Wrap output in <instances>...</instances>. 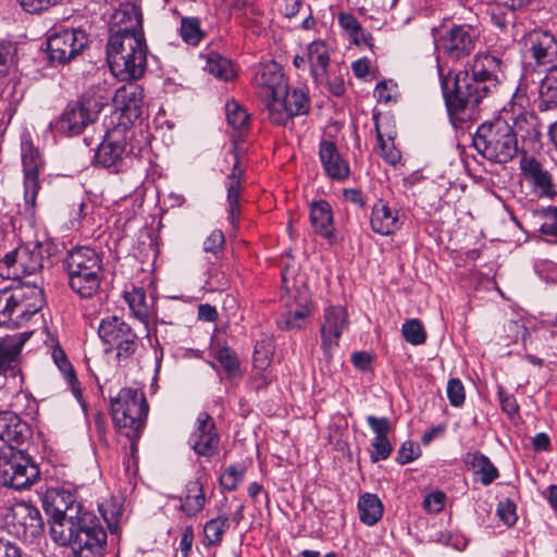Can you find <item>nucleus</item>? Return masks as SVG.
Instances as JSON below:
<instances>
[{"label":"nucleus","mask_w":557,"mask_h":557,"mask_svg":"<svg viewBox=\"0 0 557 557\" xmlns=\"http://www.w3.org/2000/svg\"><path fill=\"white\" fill-rule=\"evenodd\" d=\"M64 265L69 285L83 298L92 297L102 281V260L92 248L75 247L67 252Z\"/></svg>","instance_id":"4"},{"label":"nucleus","mask_w":557,"mask_h":557,"mask_svg":"<svg viewBox=\"0 0 557 557\" xmlns=\"http://www.w3.org/2000/svg\"><path fill=\"white\" fill-rule=\"evenodd\" d=\"M86 202L84 200H79V201H74L72 203V208L70 210V227L71 228H77L81 223H82V220L85 218L86 215Z\"/></svg>","instance_id":"62"},{"label":"nucleus","mask_w":557,"mask_h":557,"mask_svg":"<svg viewBox=\"0 0 557 557\" xmlns=\"http://www.w3.org/2000/svg\"><path fill=\"white\" fill-rule=\"evenodd\" d=\"M88 44V37L81 29H62L48 38V53L52 62L64 64L75 58Z\"/></svg>","instance_id":"15"},{"label":"nucleus","mask_w":557,"mask_h":557,"mask_svg":"<svg viewBox=\"0 0 557 557\" xmlns=\"http://www.w3.org/2000/svg\"><path fill=\"white\" fill-rule=\"evenodd\" d=\"M472 144L480 154L496 163L511 161L519 151L516 132L503 120L481 124Z\"/></svg>","instance_id":"5"},{"label":"nucleus","mask_w":557,"mask_h":557,"mask_svg":"<svg viewBox=\"0 0 557 557\" xmlns=\"http://www.w3.org/2000/svg\"><path fill=\"white\" fill-rule=\"evenodd\" d=\"M370 223L374 233L388 236L401 228L404 215L398 209L392 208L387 202L380 199L372 208Z\"/></svg>","instance_id":"25"},{"label":"nucleus","mask_w":557,"mask_h":557,"mask_svg":"<svg viewBox=\"0 0 557 557\" xmlns=\"http://www.w3.org/2000/svg\"><path fill=\"white\" fill-rule=\"evenodd\" d=\"M539 109L548 111L557 109V66L547 67L546 74L540 79L539 87Z\"/></svg>","instance_id":"34"},{"label":"nucleus","mask_w":557,"mask_h":557,"mask_svg":"<svg viewBox=\"0 0 557 557\" xmlns=\"http://www.w3.org/2000/svg\"><path fill=\"white\" fill-rule=\"evenodd\" d=\"M497 516L507 527H512L517 521L515 503L510 499L499 502L497 506Z\"/></svg>","instance_id":"55"},{"label":"nucleus","mask_w":557,"mask_h":557,"mask_svg":"<svg viewBox=\"0 0 557 557\" xmlns=\"http://www.w3.org/2000/svg\"><path fill=\"white\" fill-rule=\"evenodd\" d=\"M52 358L59 370L63 373L64 379L71 386L73 394L76 397L81 395L79 383L76 377L72 363L69 361L64 350L60 347H54L52 350Z\"/></svg>","instance_id":"42"},{"label":"nucleus","mask_w":557,"mask_h":557,"mask_svg":"<svg viewBox=\"0 0 557 557\" xmlns=\"http://www.w3.org/2000/svg\"><path fill=\"white\" fill-rule=\"evenodd\" d=\"M268 119L276 125H285L292 117L307 113L309 98L301 89L288 91L287 85L282 96L270 99L265 104Z\"/></svg>","instance_id":"13"},{"label":"nucleus","mask_w":557,"mask_h":557,"mask_svg":"<svg viewBox=\"0 0 557 557\" xmlns=\"http://www.w3.org/2000/svg\"><path fill=\"white\" fill-rule=\"evenodd\" d=\"M115 106L128 120H136L141 116L144 108V89L137 84L124 85L115 91Z\"/></svg>","instance_id":"27"},{"label":"nucleus","mask_w":557,"mask_h":557,"mask_svg":"<svg viewBox=\"0 0 557 557\" xmlns=\"http://www.w3.org/2000/svg\"><path fill=\"white\" fill-rule=\"evenodd\" d=\"M0 557H22V553L15 543L0 537Z\"/></svg>","instance_id":"64"},{"label":"nucleus","mask_w":557,"mask_h":557,"mask_svg":"<svg viewBox=\"0 0 557 557\" xmlns=\"http://www.w3.org/2000/svg\"><path fill=\"white\" fill-rule=\"evenodd\" d=\"M371 446L373 450L370 454V458L372 462H377L381 460H386L392 451L393 445L389 442L388 437H373L371 442Z\"/></svg>","instance_id":"52"},{"label":"nucleus","mask_w":557,"mask_h":557,"mask_svg":"<svg viewBox=\"0 0 557 557\" xmlns=\"http://www.w3.org/2000/svg\"><path fill=\"white\" fill-rule=\"evenodd\" d=\"M225 243L224 234L221 230H214L203 242V251L216 256L222 251Z\"/></svg>","instance_id":"56"},{"label":"nucleus","mask_w":557,"mask_h":557,"mask_svg":"<svg viewBox=\"0 0 557 557\" xmlns=\"http://www.w3.org/2000/svg\"><path fill=\"white\" fill-rule=\"evenodd\" d=\"M28 425L13 411L0 412V440L10 446L23 444L28 436Z\"/></svg>","instance_id":"28"},{"label":"nucleus","mask_w":557,"mask_h":557,"mask_svg":"<svg viewBox=\"0 0 557 557\" xmlns=\"http://www.w3.org/2000/svg\"><path fill=\"white\" fill-rule=\"evenodd\" d=\"M106 52L109 67L120 81L133 82L144 75L148 52L146 38H109Z\"/></svg>","instance_id":"3"},{"label":"nucleus","mask_w":557,"mask_h":557,"mask_svg":"<svg viewBox=\"0 0 557 557\" xmlns=\"http://www.w3.org/2000/svg\"><path fill=\"white\" fill-rule=\"evenodd\" d=\"M245 476V469L238 466H230L220 476V485L227 491H235Z\"/></svg>","instance_id":"51"},{"label":"nucleus","mask_w":557,"mask_h":557,"mask_svg":"<svg viewBox=\"0 0 557 557\" xmlns=\"http://www.w3.org/2000/svg\"><path fill=\"white\" fill-rule=\"evenodd\" d=\"M307 58L314 81L322 84L326 78L330 64V53L326 44L322 40L312 41L308 46Z\"/></svg>","instance_id":"32"},{"label":"nucleus","mask_w":557,"mask_h":557,"mask_svg":"<svg viewBox=\"0 0 557 557\" xmlns=\"http://www.w3.org/2000/svg\"><path fill=\"white\" fill-rule=\"evenodd\" d=\"M273 345L270 338L257 342L253 351V366L257 369H267L272 360Z\"/></svg>","instance_id":"50"},{"label":"nucleus","mask_w":557,"mask_h":557,"mask_svg":"<svg viewBox=\"0 0 557 557\" xmlns=\"http://www.w3.org/2000/svg\"><path fill=\"white\" fill-rule=\"evenodd\" d=\"M339 26L349 36L352 44L357 46H366L371 48L373 46V36L363 30L359 21L351 13L342 12L337 16Z\"/></svg>","instance_id":"37"},{"label":"nucleus","mask_w":557,"mask_h":557,"mask_svg":"<svg viewBox=\"0 0 557 557\" xmlns=\"http://www.w3.org/2000/svg\"><path fill=\"white\" fill-rule=\"evenodd\" d=\"M109 38L121 37H138L145 38L143 28V14L134 3H122L112 14Z\"/></svg>","instance_id":"17"},{"label":"nucleus","mask_w":557,"mask_h":557,"mask_svg":"<svg viewBox=\"0 0 557 557\" xmlns=\"http://www.w3.org/2000/svg\"><path fill=\"white\" fill-rule=\"evenodd\" d=\"M226 120L230 126L236 131H243L248 125L249 115L247 111L236 101L226 103Z\"/></svg>","instance_id":"47"},{"label":"nucleus","mask_w":557,"mask_h":557,"mask_svg":"<svg viewBox=\"0 0 557 557\" xmlns=\"http://www.w3.org/2000/svg\"><path fill=\"white\" fill-rule=\"evenodd\" d=\"M62 0H17L24 11L30 14L41 13Z\"/></svg>","instance_id":"57"},{"label":"nucleus","mask_w":557,"mask_h":557,"mask_svg":"<svg viewBox=\"0 0 557 557\" xmlns=\"http://www.w3.org/2000/svg\"><path fill=\"white\" fill-rule=\"evenodd\" d=\"M357 507L360 521L367 525L376 524L383 516V504L375 494L366 493L361 495Z\"/></svg>","instance_id":"38"},{"label":"nucleus","mask_w":557,"mask_h":557,"mask_svg":"<svg viewBox=\"0 0 557 557\" xmlns=\"http://www.w3.org/2000/svg\"><path fill=\"white\" fill-rule=\"evenodd\" d=\"M50 537L57 545L70 547L73 557H103L107 548V532L91 511L81 513L69 525L55 524Z\"/></svg>","instance_id":"2"},{"label":"nucleus","mask_w":557,"mask_h":557,"mask_svg":"<svg viewBox=\"0 0 557 557\" xmlns=\"http://www.w3.org/2000/svg\"><path fill=\"white\" fill-rule=\"evenodd\" d=\"M310 222L320 236L331 238L334 235L332 207L326 200L314 201L311 205Z\"/></svg>","instance_id":"33"},{"label":"nucleus","mask_w":557,"mask_h":557,"mask_svg":"<svg viewBox=\"0 0 557 557\" xmlns=\"http://www.w3.org/2000/svg\"><path fill=\"white\" fill-rule=\"evenodd\" d=\"M348 326V317L346 309L342 306H329L324 310L321 324V347L326 357H331L332 351L338 347L339 338Z\"/></svg>","instance_id":"20"},{"label":"nucleus","mask_w":557,"mask_h":557,"mask_svg":"<svg viewBox=\"0 0 557 557\" xmlns=\"http://www.w3.org/2000/svg\"><path fill=\"white\" fill-rule=\"evenodd\" d=\"M446 496L443 492L436 491L425 496L423 508L430 513H438L445 505Z\"/></svg>","instance_id":"59"},{"label":"nucleus","mask_w":557,"mask_h":557,"mask_svg":"<svg viewBox=\"0 0 557 557\" xmlns=\"http://www.w3.org/2000/svg\"><path fill=\"white\" fill-rule=\"evenodd\" d=\"M502 61L491 54L475 55L469 69L441 79L447 110L450 115L470 119L481 100L493 92L499 83Z\"/></svg>","instance_id":"1"},{"label":"nucleus","mask_w":557,"mask_h":557,"mask_svg":"<svg viewBox=\"0 0 557 557\" xmlns=\"http://www.w3.org/2000/svg\"><path fill=\"white\" fill-rule=\"evenodd\" d=\"M111 413L114 424L125 430L127 437H134L143 429L148 414V404L143 392L124 387L111 398Z\"/></svg>","instance_id":"7"},{"label":"nucleus","mask_w":557,"mask_h":557,"mask_svg":"<svg viewBox=\"0 0 557 557\" xmlns=\"http://www.w3.org/2000/svg\"><path fill=\"white\" fill-rule=\"evenodd\" d=\"M22 164L24 173V199L27 211L34 212L36 198L40 188L39 171L44 161L32 141L22 143Z\"/></svg>","instance_id":"16"},{"label":"nucleus","mask_w":557,"mask_h":557,"mask_svg":"<svg viewBox=\"0 0 557 557\" xmlns=\"http://www.w3.org/2000/svg\"><path fill=\"white\" fill-rule=\"evenodd\" d=\"M28 336L27 333H21L0 341V372L7 373L16 368L22 347Z\"/></svg>","instance_id":"30"},{"label":"nucleus","mask_w":557,"mask_h":557,"mask_svg":"<svg viewBox=\"0 0 557 557\" xmlns=\"http://www.w3.org/2000/svg\"><path fill=\"white\" fill-rule=\"evenodd\" d=\"M525 52L536 65L552 66L557 61V39L548 30L536 28L524 36Z\"/></svg>","instance_id":"19"},{"label":"nucleus","mask_w":557,"mask_h":557,"mask_svg":"<svg viewBox=\"0 0 557 557\" xmlns=\"http://www.w3.org/2000/svg\"><path fill=\"white\" fill-rule=\"evenodd\" d=\"M205 70L214 77L222 81H230L235 76L231 61L219 53L210 52L206 55Z\"/></svg>","instance_id":"41"},{"label":"nucleus","mask_w":557,"mask_h":557,"mask_svg":"<svg viewBox=\"0 0 557 557\" xmlns=\"http://www.w3.org/2000/svg\"><path fill=\"white\" fill-rule=\"evenodd\" d=\"M446 393L449 404L453 407H461L463 405L466 399V392L465 386L459 379L453 377L448 380Z\"/></svg>","instance_id":"53"},{"label":"nucleus","mask_w":557,"mask_h":557,"mask_svg":"<svg viewBox=\"0 0 557 557\" xmlns=\"http://www.w3.org/2000/svg\"><path fill=\"white\" fill-rule=\"evenodd\" d=\"M228 527V518L226 516H218L216 518L207 521L203 525V546H220L223 541V535L227 531Z\"/></svg>","instance_id":"40"},{"label":"nucleus","mask_w":557,"mask_h":557,"mask_svg":"<svg viewBox=\"0 0 557 557\" xmlns=\"http://www.w3.org/2000/svg\"><path fill=\"white\" fill-rule=\"evenodd\" d=\"M420 456V447L412 441H406L398 449L396 460L400 465H407Z\"/></svg>","instance_id":"54"},{"label":"nucleus","mask_w":557,"mask_h":557,"mask_svg":"<svg viewBox=\"0 0 557 557\" xmlns=\"http://www.w3.org/2000/svg\"><path fill=\"white\" fill-rule=\"evenodd\" d=\"M101 341L116 350L119 362L132 359L139 346V336L122 318L109 315L103 318L98 327Z\"/></svg>","instance_id":"8"},{"label":"nucleus","mask_w":557,"mask_h":557,"mask_svg":"<svg viewBox=\"0 0 557 557\" xmlns=\"http://www.w3.org/2000/svg\"><path fill=\"white\" fill-rule=\"evenodd\" d=\"M253 83L259 88L265 104L270 99L282 96L287 85L281 65L273 60L259 64Z\"/></svg>","instance_id":"22"},{"label":"nucleus","mask_w":557,"mask_h":557,"mask_svg":"<svg viewBox=\"0 0 557 557\" xmlns=\"http://www.w3.org/2000/svg\"><path fill=\"white\" fill-rule=\"evenodd\" d=\"M188 444L198 456L209 458L218 454L220 436L213 419L207 412L197 416Z\"/></svg>","instance_id":"18"},{"label":"nucleus","mask_w":557,"mask_h":557,"mask_svg":"<svg viewBox=\"0 0 557 557\" xmlns=\"http://www.w3.org/2000/svg\"><path fill=\"white\" fill-rule=\"evenodd\" d=\"M319 158L324 173L334 181H345L350 175L348 162L342 157L337 146L331 140H322Z\"/></svg>","instance_id":"26"},{"label":"nucleus","mask_w":557,"mask_h":557,"mask_svg":"<svg viewBox=\"0 0 557 557\" xmlns=\"http://www.w3.org/2000/svg\"><path fill=\"white\" fill-rule=\"evenodd\" d=\"M39 476V470L26 457L13 454L0 457V484L15 490L32 485Z\"/></svg>","instance_id":"14"},{"label":"nucleus","mask_w":557,"mask_h":557,"mask_svg":"<svg viewBox=\"0 0 557 557\" xmlns=\"http://www.w3.org/2000/svg\"><path fill=\"white\" fill-rule=\"evenodd\" d=\"M235 163L231 173L227 175L226 189L228 202V219L233 225L236 224L239 216V196L242 191V176L243 169L239 166V161L236 153H234Z\"/></svg>","instance_id":"31"},{"label":"nucleus","mask_w":557,"mask_h":557,"mask_svg":"<svg viewBox=\"0 0 557 557\" xmlns=\"http://www.w3.org/2000/svg\"><path fill=\"white\" fill-rule=\"evenodd\" d=\"M367 422L374 433V437H385L391 432L389 420L386 417L368 416Z\"/></svg>","instance_id":"60"},{"label":"nucleus","mask_w":557,"mask_h":557,"mask_svg":"<svg viewBox=\"0 0 557 557\" xmlns=\"http://www.w3.org/2000/svg\"><path fill=\"white\" fill-rule=\"evenodd\" d=\"M520 171L522 180L536 198L553 199L557 196L554 176L545 163L523 153L520 158Z\"/></svg>","instance_id":"10"},{"label":"nucleus","mask_w":557,"mask_h":557,"mask_svg":"<svg viewBox=\"0 0 557 557\" xmlns=\"http://www.w3.org/2000/svg\"><path fill=\"white\" fill-rule=\"evenodd\" d=\"M436 48L451 60H460L474 49V40L469 27L453 26L436 39Z\"/></svg>","instance_id":"21"},{"label":"nucleus","mask_w":557,"mask_h":557,"mask_svg":"<svg viewBox=\"0 0 557 557\" xmlns=\"http://www.w3.org/2000/svg\"><path fill=\"white\" fill-rule=\"evenodd\" d=\"M101 109L102 104L97 99L83 97L67 104L60 117V127L70 136L78 135L97 120Z\"/></svg>","instance_id":"12"},{"label":"nucleus","mask_w":557,"mask_h":557,"mask_svg":"<svg viewBox=\"0 0 557 557\" xmlns=\"http://www.w3.org/2000/svg\"><path fill=\"white\" fill-rule=\"evenodd\" d=\"M463 462L466 466L470 467L475 474L480 475V482L485 486L493 483L499 476L498 469L488 457L480 451L467 453L463 457Z\"/></svg>","instance_id":"36"},{"label":"nucleus","mask_w":557,"mask_h":557,"mask_svg":"<svg viewBox=\"0 0 557 557\" xmlns=\"http://www.w3.org/2000/svg\"><path fill=\"white\" fill-rule=\"evenodd\" d=\"M214 358L224 369L228 376H235L239 372V361L236 352L230 347H218Z\"/></svg>","instance_id":"46"},{"label":"nucleus","mask_w":557,"mask_h":557,"mask_svg":"<svg viewBox=\"0 0 557 557\" xmlns=\"http://www.w3.org/2000/svg\"><path fill=\"white\" fill-rule=\"evenodd\" d=\"M375 131L381 157L386 163L396 165L401 159V153L396 148L394 138L388 136L387 139H385L377 123H375Z\"/></svg>","instance_id":"45"},{"label":"nucleus","mask_w":557,"mask_h":557,"mask_svg":"<svg viewBox=\"0 0 557 557\" xmlns=\"http://www.w3.org/2000/svg\"><path fill=\"white\" fill-rule=\"evenodd\" d=\"M18 265V248L8 252L0 260V276L8 280H17L21 277Z\"/></svg>","instance_id":"49"},{"label":"nucleus","mask_w":557,"mask_h":557,"mask_svg":"<svg viewBox=\"0 0 557 557\" xmlns=\"http://www.w3.org/2000/svg\"><path fill=\"white\" fill-rule=\"evenodd\" d=\"M18 265L21 276L30 275L40 270L42 265L41 245L36 243L33 248L18 247Z\"/></svg>","instance_id":"39"},{"label":"nucleus","mask_w":557,"mask_h":557,"mask_svg":"<svg viewBox=\"0 0 557 557\" xmlns=\"http://www.w3.org/2000/svg\"><path fill=\"white\" fill-rule=\"evenodd\" d=\"M14 52L15 47L12 44H0V77H3L9 73L10 67L13 64Z\"/></svg>","instance_id":"58"},{"label":"nucleus","mask_w":557,"mask_h":557,"mask_svg":"<svg viewBox=\"0 0 557 557\" xmlns=\"http://www.w3.org/2000/svg\"><path fill=\"white\" fill-rule=\"evenodd\" d=\"M311 313L312 304L309 292L307 289H299L293 304L278 317L277 325L282 330L301 329Z\"/></svg>","instance_id":"24"},{"label":"nucleus","mask_w":557,"mask_h":557,"mask_svg":"<svg viewBox=\"0 0 557 557\" xmlns=\"http://www.w3.org/2000/svg\"><path fill=\"white\" fill-rule=\"evenodd\" d=\"M180 35L187 45L197 46L205 37L200 20L194 16H183L181 18Z\"/></svg>","instance_id":"43"},{"label":"nucleus","mask_w":557,"mask_h":557,"mask_svg":"<svg viewBox=\"0 0 557 557\" xmlns=\"http://www.w3.org/2000/svg\"><path fill=\"white\" fill-rule=\"evenodd\" d=\"M125 148L126 138L121 129L108 132L96 151V164L104 169H113V171L117 172L124 159Z\"/></svg>","instance_id":"23"},{"label":"nucleus","mask_w":557,"mask_h":557,"mask_svg":"<svg viewBox=\"0 0 557 557\" xmlns=\"http://www.w3.org/2000/svg\"><path fill=\"white\" fill-rule=\"evenodd\" d=\"M401 334L408 343L414 346L424 344L426 339L424 327L418 319L406 321L403 324Z\"/></svg>","instance_id":"48"},{"label":"nucleus","mask_w":557,"mask_h":557,"mask_svg":"<svg viewBox=\"0 0 557 557\" xmlns=\"http://www.w3.org/2000/svg\"><path fill=\"white\" fill-rule=\"evenodd\" d=\"M44 290L36 285H17L0 289V326L18 327L44 306Z\"/></svg>","instance_id":"6"},{"label":"nucleus","mask_w":557,"mask_h":557,"mask_svg":"<svg viewBox=\"0 0 557 557\" xmlns=\"http://www.w3.org/2000/svg\"><path fill=\"white\" fill-rule=\"evenodd\" d=\"M123 299L127 304L132 317L148 330L150 319L153 315V306L148 301L146 292L143 288L133 287L131 290L123 292Z\"/></svg>","instance_id":"29"},{"label":"nucleus","mask_w":557,"mask_h":557,"mask_svg":"<svg viewBox=\"0 0 557 557\" xmlns=\"http://www.w3.org/2000/svg\"><path fill=\"white\" fill-rule=\"evenodd\" d=\"M512 128L516 134H520L521 137L535 138L541 134L539 117L531 112L519 114L515 120V126Z\"/></svg>","instance_id":"44"},{"label":"nucleus","mask_w":557,"mask_h":557,"mask_svg":"<svg viewBox=\"0 0 557 557\" xmlns=\"http://www.w3.org/2000/svg\"><path fill=\"white\" fill-rule=\"evenodd\" d=\"M5 525L8 532L24 542L32 543L44 531V521L38 508L32 504L20 502L5 508Z\"/></svg>","instance_id":"9"},{"label":"nucleus","mask_w":557,"mask_h":557,"mask_svg":"<svg viewBox=\"0 0 557 557\" xmlns=\"http://www.w3.org/2000/svg\"><path fill=\"white\" fill-rule=\"evenodd\" d=\"M277 10L287 18L296 16L304 5L302 0H276Z\"/></svg>","instance_id":"61"},{"label":"nucleus","mask_w":557,"mask_h":557,"mask_svg":"<svg viewBox=\"0 0 557 557\" xmlns=\"http://www.w3.org/2000/svg\"><path fill=\"white\" fill-rule=\"evenodd\" d=\"M44 508L50 516V530L55 524L69 525L76 518H81V513L89 511L76 502L72 493L64 490L48 491L44 498Z\"/></svg>","instance_id":"11"},{"label":"nucleus","mask_w":557,"mask_h":557,"mask_svg":"<svg viewBox=\"0 0 557 557\" xmlns=\"http://www.w3.org/2000/svg\"><path fill=\"white\" fill-rule=\"evenodd\" d=\"M194 543V528L191 525H187L182 533L181 542H180V550L183 557H189L191 547Z\"/></svg>","instance_id":"63"},{"label":"nucleus","mask_w":557,"mask_h":557,"mask_svg":"<svg viewBox=\"0 0 557 557\" xmlns=\"http://www.w3.org/2000/svg\"><path fill=\"white\" fill-rule=\"evenodd\" d=\"M180 500V509L188 517L196 516L203 509L206 495L200 479L189 481L186 484L184 495Z\"/></svg>","instance_id":"35"}]
</instances>
